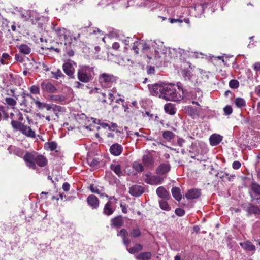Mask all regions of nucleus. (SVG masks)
I'll use <instances>...</instances> for the list:
<instances>
[{"mask_svg":"<svg viewBox=\"0 0 260 260\" xmlns=\"http://www.w3.org/2000/svg\"><path fill=\"white\" fill-rule=\"evenodd\" d=\"M118 77L113 74L103 73L99 76V81L101 86L104 88H109L115 84Z\"/></svg>","mask_w":260,"mask_h":260,"instance_id":"obj_7","label":"nucleus"},{"mask_svg":"<svg viewBox=\"0 0 260 260\" xmlns=\"http://www.w3.org/2000/svg\"><path fill=\"white\" fill-rule=\"evenodd\" d=\"M152 257V253L150 252H143L135 255L137 260H150Z\"/></svg>","mask_w":260,"mask_h":260,"instance_id":"obj_24","label":"nucleus"},{"mask_svg":"<svg viewBox=\"0 0 260 260\" xmlns=\"http://www.w3.org/2000/svg\"><path fill=\"white\" fill-rule=\"evenodd\" d=\"M175 212L176 214L179 216H182L185 214V211L183 209L181 208H177L176 209Z\"/></svg>","mask_w":260,"mask_h":260,"instance_id":"obj_55","label":"nucleus"},{"mask_svg":"<svg viewBox=\"0 0 260 260\" xmlns=\"http://www.w3.org/2000/svg\"><path fill=\"white\" fill-rule=\"evenodd\" d=\"M122 241H123V243L124 244V245L125 246H126V248H128V245L130 244L131 243V240L129 239H128V238H124L122 239Z\"/></svg>","mask_w":260,"mask_h":260,"instance_id":"obj_60","label":"nucleus"},{"mask_svg":"<svg viewBox=\"0 0 260 260\" xmlns=\"http://www.w3.org/2000/svg\"><path fill=\"white\" fill-rule=\"evenodd\" d=\"M155 42L158 45L157 49H150L149 51V54L152 55L153 58L157 60L161 58L162 55H164V57L165 58L166 60H167L168 58L172 57L170 55V48L165 47L163 43L160 41H158V42Z\"/></svg>","mask_w":260,"mask_h":260,"instance_id":"obj_5","label":"nucleus"},{"mask_svg":"<svg viewBox=\"0 0 260 260\" xmlns=\"http://www.w3.org/2000/svg\"><path fill=\"white\" fill-rule=\"evenodd\" d=\"M164 109L166 113L170 115H174L176 113L174 106L171 103L166 104L164 106Z\"/></svg>","mask_w":260,"mask_h":260,"instance_id":"obj_28","label":"nucleus"},{"mask_svg":"<svg viewBox=\"0 0 260 260\" xmlns=\"http://www.w3.org/2000/svg\"><path fill=\"white\" fill-rule=\"evenodd\" d=\"M143 249V246L140 244H136L133 247L127 248L128 252L131 254H135Z\"/></svg>","mask_w":260,"mask_h":260,"instance_id":"obj_31","label":"nucleus"},{"mask_svg":"<svg viewBox=\"0 0 260 260\" xmlns=\"http://www.w3.org/2000/svg\"><path fill=\"white\" fill-rule=\"evenodd\" d=\"M93 68L87 66H80L77 71V78L82 82L87 83L93 78Z\"/></svg>","mask_w":260,"mask_h":260,"instance_id":"obj_6","label":"nucleus"},{"mask_svg":"<svg viewBox=\"0 0 260 260\" xmlns=\"http://www.w3.org/2000/svg\"><path fill=\"white\" fill-rule=\"evenodd\" d=\"M157 195L160 198L168 200L169 198V193L163 186L158 187L156 190Z\"/></svg>","mask_w":260,"mask_h":260,"instance_id":"obj_21","label":"nucleus"},{"mask_svg":"<svg viewBox=\"0 0 260 260\" xmlns=\"http://www.w3.org/2000/svg\"><path fill=\"white\" fill-rule=\"evenodd\" d=\"M53 29L58 39L60 41L63 42L65 45L71 44L74 40H76L80 37L79 34L77 35V37L73 36L69 30L64 28L54 27Z\"/></svg>","mask_w":260,"mask_h":260,"instance_id":"obj_3","label":"nucleus"},{"mask_svg":"<svg viewBox=\"0 0 260 260\" xmlns=\"http://www.w3.org/2000/svg\"><path fill=\"white\" fill-rule=\"evenodd\" d=\"M47 99L54 102L61 103L64 101L66 98L62 95L50 94L47 96Z\"/></svg>","mask_w":260,"mask_h":260,"instance_id":"obj_23","label":"nucleus"},{"mask_svg":"<svg viewBox=\"0 0 260 260\" xmlns=\"http://www.w3.org/2000/svg\"><path fill=\"white\" fill-rule=\"evenodd\" d=\"M154 68L153 67H147V73L148 74H153L154 73Z\"/></svg>","mask_w":260,"mask_h":260,"instance_id":"obj_62","label":"nucleus"},{"mask_svg":"<svg viewBox=\"0 0 260 260\" xmlns=\"http://www.w3.org/2000/svg\"><path fill=\"white\" fill-rule=\"evenodd\" d=\"M13 128L16 131H21L24 123L16 120H12L11 122Z\"/></svg>","mask_w":260,"mask_h":260,"instance_id":"obj_33","label":"nucleus"},{"mask_svg":"<svg viewBox=\"0 0 260 260\" xmlns=\"http://www.w3.org/2000/svg\"><path fill=\"white\" fill-rule=\"evenodd\" d=\"M91 120H92V121L94 123H98V124H100L103 128L108 127V129L109 130H111V127L110 125H109L108 124L105 123H100V120L99 119H96L93 118H91Z\"/></svg>","mask_w":260,"mask_h":260,"instance_id":"obj_46","label":"nucleus"},{"mask_svg":"<svg viewBox=\"0 0 260 260\" xmlns=\"http://www.w3.org/2000/svg\"><path fill=\"white\" fill-rule=\"evenodd\" d=\"M190 56L192 57H194L196 58H203V54H202V53H198V52H191V54H190Z\"/></svg>","mask_w":260,"mask_h":260,"instance_id":"obj_57","label":"nucleus"},{"mask_svg":"<svg viewBox=\"0 0 260 260\" xmlns=\"http://www.w3.org/2000/svg\"><path fill=\"white\" fill-rule=\"evenodd\" d=\"M8 118L9 114L4 107H3V110H0V121L2 120H7Z\"/></svg>","mask_w":260,"mask_h":260,"instance_id":"obj_41","label":"nucleus"},{"mask_svg":"<svg viewBox=\"0 0 260 260\" xmlns=\"http://www.w3.org/2000/svg\"><path fill=\"white\" fill-rule=\"evenodd\" d=\"M110 169L119 177L124 175V171L122 170L121 166L118 163L111 164L110 165Z\"/></svg>","mask_w":260,"mask_h":260,"instance_id":"obj_15","label":"nucleus"},{"mask_svg":"<svg viewBox=\"0 0 260 260\" xmlns=\"http://www.w3.org/2000/svg\"><path fill=\"white\" fill-rule=\"evenodd\" d=\"M250 188L256 195L260 196V185L255 182H252Z\"/></svg>","mask_w":260,"mask_h":260,"instance_id":"obj_35","label":"nucleus"},{"mask_svg":"<svg viewBox=\"0 0 260 260\" xmlns=\"http://www.w3.org/2000/svg\"><path fill=\"white\" fill-rule=\"evenodd\" d=\"M229 86L232 88L236 89L239 87V83L236 80H231L229 82Z\"/></svg>","mask_w":260,"mask_h":260,"instance_id":"obj_49","label":"nucleus"},{"mask_svg":"<svg viewBox=\"0 0 260 260\" xmlns=\"http://www.w3.org/2000/svg\"><path fill=\"white\" fill-rule=\"evenodd\" d=\"M20 132L27 137L35 138L36 134L30 127L24 124Z\"/></svg>","mask_w":260,"mask_h":260,"instance_id":"obj_17","label":"nucleus"},{"mask_svg":"<svg viewBox=\"0 0 260 260\" xmlns=\"http://www.w3.org/2000/svg\"><path fill=\"white\" fill-rule=\"evenodd\" d=\"M131 235L133 237H138L141 235V231L139 228L133 229L131 232Z\"/></svg>","mask_w":260,"mask_h":260,"instance_id":"obj_45","label":"nucleus"},{"mask_svg":"<svg viewBox=\"0 0 260 260\" xmlns=\"http://www.w3.org/2000/svg\"><path fill=\"white\" fill-rule=\"evenodd\" d=\"M2 57L5 60H6L8 62L11 60V57L9 55V54L7 53H3L2 55Z\"/></svg>","mask_w":260,"mask_h":260,"instance_id":"obj_59","label":"nucleus"},{"mask_svg":"<svg viewBox=\"0 0 260 260\" xmlns=\"http://www.w3.org/2000/svg\"><path fill=\"white\" fill-rule=\"evenodd\" d=\"M143 162L145 166H149L153 165L154 161L151 155H145L143 157Z\"/></svg>","mask_w":260,"mask_h":260,"instance_id":"obj_34","label":"nucleus"},{"mask_svg":"<svg viewBox=\"0 0 260 260\" xmlns=\"http://www.w3.org/2000/svg\"><path fill=\"white\" fill-rule=\"evenodd\" d=\"M159 204L160 208L164 210L165 211H169L171 208L168 203V202L166 201L161 200L159 201Z\"/></svg>","mask_w":260,"mask_h":260,"instance_id":"obj_40","label":"nucleus"},{"mask_svg":"<svg viewBox=\"0 0 260 260\" xmlns=\"http://www.w3.org/2000/svg\"><path fill=\"white\" fill-rule=\"evenodd\" d=\"M23 98H25V96L26 95V96L30 97L31 99H32L33 102L36 104V105L38 108H39L40 109H43L45 108V106L46 104L45 103L41 102L39 100L35 99L34 98L32 97V96L31 94H30L29 93L26 94V93H23Z\"/></svg>","mask_w":260,"mask_h":260,"instance_id":"obj_26","label":"nucleus"},{"mask_svg":"<svg viewBox=\"0 0 260 260\" xmlns=\"http://www.w3.org/2000/svg\"><path fill=\"white\" fill-rule=\"evenodd\" d=\"M248 211L249 213L260 215V208L252 204L248 208Z\"/></svg>","mask_w":260,"mask_h":260,"instance_id":"obj_36","label":"nucleus"},{"mask_svg":"<svg viewBox=\"0 0 260 260\" xmlns=\"http://www.w3.org/2000/svg\"><path fill=\"white\" fill-rule=\"evenodd\" d=\"M30 92L34 94L40 93V88L38 86L33 85L29 88Z\"/></svg>","mask_w":260,"mask_h":260,"instance_id":"obj_48","label":"nucleus"},{"mask_svg":"<svg viewBox=\"0 0 260 260\" xmlns=\"http://www.w3.org/2000/svg\"><path fill=\"white\" fill-rule=\"evenodd\" d=\"M5 102L7 104L11 106H15L17 104L16 101L10 97H6Z\"/></svg>","mask_w":260,"mask_h":260,"instance_id":"obj_44","label":"nucleus"},{"mask_svg":"<svg viewBox=\"0 0 260 260\" xmlns=\"http://www.w3.org/2000/svg\"><path fill=\"white\" fill-rule=\"evenodd\" d=\"M144 181L147 184L152 185H156L162 183L163 178L156 175H149L147 174L145 176Z\"/></svg>","mask_w":260,"mask_h":260,"instance_id":"obj_11","label":"nucleus"},{"mask_svg":"<svg viewBox=\"0 0 260 260\" xmlns=\"http://www.w3.org/2000/svg\"><path fill=\"white\" fill-rule=\"evenodd\" d=\"M17 12V15L23 21H26L30 19L31 22L34 23L35 21L37 22L39 20V17L37 16V13L35 11L28 10H26L20 8L18 9Z\"/></svg>","mask_w":260,"mask_h":260,"instance_id":"obj_8","label":"nucleus"},{"mask_svg":"<svg viewBox=\"0 0 260 260\" xmlns=\"http://www.w3.org/2000/svg\"><path fill=\"white\" fill-rule=\"evenodd\" d=\"M123 151L122 146L118 144L115 143L113 144L110 148V153L114 156H119L120 155Z\"/></svg>","mask_w":260,"mask_h":260,"instance_id":"obj_16","label":"nucleus"},{"mask_svg":"<svg viewBox=\"0 0 260 260\" xmlns=\"http://www.w3.org/2000/svg\"><path fill=\"white\" fill-rule=\"evenodd\" d=\"M168 84H155L150 88L151 94L164 99L165 92L168 89Z\"/></svg>","mask_w":260,"mask_h":260,"instance_id":"obj_9","label":"nucleus"},{"mask_svg":"<svg viewBox=\"0 0 260 260\" xmlns=\"http://www.w3.org/2000/svg\"><path fill=\"white\" fill-rule=\"evenodd\" d=\"M89 188H90V190H91V191L93 193L99 194L101 196H104L103 193L101 192V190L99 189L98 187L94 186L93 184L90 185Z\"/></svg>","mask_w":260,"mask_h":260,"instance_id":"obj_43","label":"nucleus"},{"mask_svg":"<svg viewBox=\"0 0 260 260\" xmlns=\"http://www.w3.org/2000/svg\"><path fill=\"white\" fill-rule=\"evenodd\" d=\"M20 53L24 54H29L31 52V48L27 45L22 44L18 47Z\"/></svg>","mask_w":260,"mask_h":260,"instance_id":"obj_30","label":"nucleus"},{"mask_svg":"<svg viewBox=\"0 0 260 260\" xmlns=\"http://www.w3.org/2000/svg\"><path fill=\"white\" fill-rule=\"evenodd\" d=\"M23 159L26 166L34 170L36 169V165L44 167L48 163L47 159L44 155L38 154L36 152H26L23 156Z\"/></svg>","mask_w":260,"mask_h":260,"instance_id":"obj_1","label":"nucleus"},{"mask_svg":"<svg viewBox=\"0 0 260 260\" xmlns=\"http://www.w3.org/2000/svg\"><path fill=\"white\" fill-rule=\"evenodd\" d=\"M112 225L116 228H120L123 224V220L121 217H117L113 218L111 220Z\"/></svg>","mask_w":260,"mask_h":260,"instance_id":"obj_32","label":"nucleus"},{"mask_svg":"<svg viewBox=\"0 0 260 260\" xmlns=\"http://www.w3.org/2000/svg\"><path fill=\"white\" fill-rule=\"evenodd\" d=\"M70 185L68 183L65 182L63 184L62 189L65 191H68L70 189Z\"/></svg>","mask_w":260,"mask_h":260,"instance_id":"obj_61","label":"nucleus"},{"mask_svg":"<svg viewBox=\"0 0 260 260\" xmlns=\"http://www.w3.org/2000/svg\"><path fill=\"white\" fill-rule=\"evenodd\" d=\"M51 74L53 75V77L56 79L64 77L62 72L59 69L55 71H52Z\"/></svg>","mask_w":260,"mask_h":260,"instance_id":"obj_42","label":"nucleus"},{"mask_svg":"<svg viewBox=\"0 0 260 260\" xmlns=\"http://www.w3.org/2000/svg\"><path fill=\"white\" fill-rule=\"evenodd\" d=\"M44 146L46 149L54 151L57 148V144L55 142L52 141L45 143Z\"/></svg>","mask_w":260,"mask_h":260,"instance_id":"obj_37","label":"nucleus"},{"mask_svg":"<svg viewBox=\"0 0 260 260\" xmlns=\"http://www.w3.org/2000/svg\"><path fill=\"white\" fill-rule=\"evenodd\" d=\"M240 246L245 250L248 251H254L255 246L249 241H246L244 242L240 243Z\"/></svg>","mask_w":260,"mask_h":260,"instance_id":"obj_25","label":"nucleus"},{"mask_svg":"<svg viewBox=\"0 0 260 260\" xmlns=\"http://www.w3.org/2000/svg\"><path fill=\"white\" fill-rule=\"evenodd\" d=\"M223 111L225 115H229L232 113L233 109L231 106L227 105L223 108Z\"/></svg>","mask_w":260,"mask_h":260,"instance_id":"obj_53","label":"nucleus"},{"mask_svg":"<svg viewBox=\"0 0 260 260\" xmlns=\"http://www.w3.org/2000/svg\"><path fill=\"white\" fill-rule=\"evenodd\" d=\"M88 204L93 209H97L99 206L98 198L94 195H89L87 199Z\"/></svg>","mask_w":260,"mask_h":260,"instance_id":"obj_14","label":"nucleus"},{"mask_svg":"<svg viewBox=\"0 0 260 260\" xmlns=\"http://www.w3.org/2000/svg\"><path fill=\"white\" fill-rule=\"evenodd\" d=\"M132 49L134 51L136 54H138L139 50L141 49L143 53L146 55L149 59H153V56L149 54L150 49H157L158 45L155 43V41H139L134 42Z\"/></svg>","mask_w":260,"mask_h":260,"instance_id":"obj_2","label":"nucleus"},{"mask_svg":"<svg viewBox=\"0 0 260 260\" xmlns=\"http://www.w3.org/2000/svg\"><path fill=\"white\" fill-rule=\"evenodd\" d=\"M253 69L256 71H260V62H255L253 64Z\"/></svg>","mask_w":260,"mask_h":260,"instance_id":"obj_63","label":"nucleus"},{"mask_svg":"<svg viewBox=\"0 0 260 260\" xmlns=\"http://www.w3.org/2000/svg\"><path fill=\"white\" fill-rule=\"evenodd\" d=\"M41 87L43 93H54L57 91V88L50 82L44 81L41 83Z\"/></svg>","mask_w":260,"mask_h":260,"instance_id":"obj_12","label":"nucleus"},{"mask_svg":"<svg viewBox=\"0 0 260 260\" xmlns=\"http://www.w3.org/2000/svg\"><path fill=\"white\" fill-rule=\"evenodd\" d=\"M133 168L138 172H142L143 170V165L139 162H134L133 165Z\"/></svg>","mask_w":260,"mask_h":260,"instance_id":"obj_47","label":"nucleus"},{"mask_svg":"<svg viewBox=\"0 0 260 260\" xmlns=\"http://www.w3.org/2000/svg\"><path fill=\"white\" fill-rule=\"evenodd\" d=\"M120 47V44L118 42H114L112 44V48L114 50H118Z\"/></svg>","mask_w":260,"mask_h":260,"instance_id":"obj_64","label":"nucleus"},{"mask_svg":"<svg viewBox=\"0 0 260 260\" xmlns=\"http://www.w3.org/2000/svg\"><path fill=\"white\" fill-rule=\"evenodd\" d=\"M201 193L199 190L196 189H190L188 191L185 195L187 199L192 200L197 199L200 196Z\"/></svg>","mask_w":260,"mask_h":260,"instance_id":"obj_22","label":"nucleus"},{"mask_svg":"<svg viewBox=\"0 0 260 260\" xmlns=\"http://www.w3.org/2000/svg\"><path fill=\"white\" fill-rule=\"evenodd\" d=\"M119 40L121 41L125 46H127L130 43H132L133 42V39L130 37H127L125 39H120Z\"/></svg>","mask_w":260,"mask_h":260,"instance_id":"obj_52","label":"nucleus"},{"mask_svg":"<svg viewBox=\"0 0 260 260\" xmlns=\"http://www.w3.org/2000/svg\"><path fill=\"white\" fill-rule=\"evenodd\" d=\"M171 169V166L168 163L161 164L156 169V173L159 175H164L168 173Z\"/></svg>","mask_w":260,"mask_h":260,"instance_id":"obj_18","label":"nucleus"},{"mask_svg":"<svg viewBox=\"0 0 260 260\" xmlns=\"http://www.w3.org/2000/svg\"><path fill=\"white\" fill-rule=\"evenodd\" d=\"M235 103L237 107L241 108L246 106L245 100L241 98H237L235 100Z\"/></svg>","mask_w":260,"mask_h":260,"instance_id":"obj_39","label":"nucleus"},{"mask_svg":"<svg viewBox=\"0 0 260 260\" xmlns=\"http://www.w3.org/2000/svg\"><path fill=\"white\" fill-rule=\"evenodd\" d=\"M180 83H178L177 86L180 90L181 93L176 92V90L172 84L168 85V89L165 92L164 99L167 101H180L183 99L184 96V90L180 85Z\"/></svg>","mask_w":260,"mask_h":260,"instance_id":"obj_4","label":"nucleus"},{"mask_svg":"<svg viewBox=\"0 0 260 260\" xmlns=\"http://www.w3.org/2000/svg\"><path fill=\"white\" fill-rule=\"evenodd\" d=\"M209 140L212 146H216L222 140V137L219 134H214L210 137Z\"/></svg>","mask_w":260,"mask_h":260,"instance_id":"obj_20","label":"nucleus"},{"mask_svg":"<svg viewBox=\"0 0 260 260\" xmlns=\"http://www.w3.org/2000/svg\"><path fill=\"white\" fill-rule=\"evenodd\" d=\"M127 235L128 232L124 229H122L117 233V236H120L122 239L127 238Z\"/></svg>","mask_w":260,"mask_h":260,"instance_id":"obj_51","label":"nucleus"},{"mask_svg":"<svg viewBox=\"0 0 260 260\" xmlns=\"http://www.w3.org/2000/svg\"><path fill=\"white\" fill-rule=\"evenodd\" d=\"M87 162H88V164L91 166V167H95V166H96L98 164H99V162L97 160L95 159H92V158H88L87 159Z\"/></svg>","mask_w":260,"mask_h":260,"instance_id":"obj_54","label":"nucleus"},{"mask_svg":"<svg viewBox=\"0 0 260 260\" xmlns=\"http://www.w3.org/2000/svg\"><path fill=\"white\" fill-rule=\"evenodd\" d=\"M10 153L16 155L20 157H23L24 150L14 146H10L8 149Z\"/></svg>","mask_w":260,"mask_h":260,"instance_id":"obj_19","label":"nucleus"},{"mask_svg":"<svg viewBox=\"0 0 260 260\" xmlns=\"http://www.w3.org/2000/svg\"><path fill=\"white\" fill-rule=\"evenodd\" d=\"M143 186L138 185H133L129 188V193L133 196L139 197L144 192Z\"/></svg>","mask_w":260,"mask_h":260,"instance_id":"obj_13","label":"nucleus"},{"mask_svg":"<svg viewBox=\"0 0 260 260\" xmlns=\"http://www.w3.org/2000/svg\"><path fill=\"white\" fill-rule=\"evenodd\" d=\"M113 209L111 208V203L110 202H107L104 208L103 213L105 215L109 216L113 214Z\"/></svg>","mask_w":260,"mask_h":260,"instance_id":"obj_27","label":"nucleus"},{"mask_svg":"<svg viewBox=\"0 0 260 260\" xmlns=\"http://www.w3.org/2000/svg\"><path fill=\"white\" fill-rule=\"evenodd\" d=\"M173 197L178 201L181 200L182 196L181 194L180 190L178 187H173L171 190Z\"/></svg>","mask_w":260,"mask_h":260,"instance_id":"obj_29","label":"nucleus"},{"mask_svg":"<svg viewBox=\"0 0 260 260\" xmlns=\"http://www.w3.org/2000/svg\"><path fill=\"white\" fill-rule=\"evenodd\" d=\"M52 107V110L54 113L64 111V108L60 106L53 104Z\"/></svg>","mask_w":260,"mask_h":260,"instance_id":"obj_50","label":"nucleus"},{"mask_svg":"<svg viewBox=\"0 0 260 260\" xmlns=\"http://www.w3.org/2000/svg\"><path fill=\"white\" fill-rule=\"evenodd\" d=\"M76 63L73 61L69 60L68 61L65 62L62 66V69L64 72L70 78H74V72L75 68L74 66H76Z\"/></svg>","mask_w":260,"mask_h":260,"instance_id":"obj_10","label":"nucleus"},{"mask_svg":"<svg viewBox=\"0 0 260 260\" xmlns=\"http://www.w3.org/2000/svg\"><path fill=\"white\" fill-rule=\"evenodd\" d=\"M175 134L172 132L169 131H165L162 134L163 138L168 141L172 140Z\"/></svg>","mask_w":260,"mask_h":260,"instance_id":"obj_38","label":"nucleus"},{"mask_svg":"<svg viewBox=\"0 0 260 260\" xmlns=\"http://www.w3.org/2000/svg\"><path fill=\"white\" fill-rule=\"evenodd\" d=\"M241 166V164L239 161H234L232 164L233 168L236 170L239 169Z\"/></svg>","mask_w":260,"mask_h":260,"instance_id":"obj_56","label":"nucleus"},{"mask_svg":"<svg viewBox=\"0 0 260 260\" xmlns=\"http://www.w3.org/2000/svg\"><path fill=\"white\" fill-rule=\"evenodd\" d=\"M84 86V84L81 83L79 81H75L74 83V87L77 89H82Z\"/></svg>","mask_w":260,"mask_h":260,"instance_id":"obj_58","label":"nucleus"}]
</instances>
